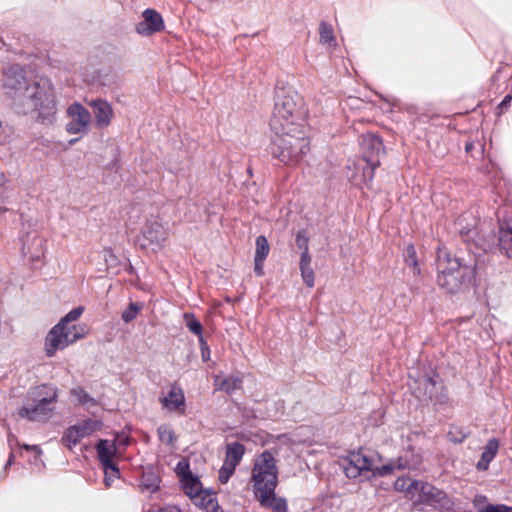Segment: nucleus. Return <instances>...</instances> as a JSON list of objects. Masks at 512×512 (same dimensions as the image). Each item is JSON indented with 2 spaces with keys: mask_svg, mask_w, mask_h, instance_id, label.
<instances>
[{
  "mask_svg": "<svg viewBox=\"0 0 512 512\" xmlns=\"http://www.w3.org/2000/svg\"><path fill=\"white\" fill-rule=\"evenodd\" d=\"M270 127L274 132L271 151L281 162L295 163L309 151L306 110L297 95L285 94L278 98Z\"/></svg>",
  "mask_w": 512,
  "mask_h": 512,
  "instance_id": "f257e3e1",
  "label": "nucleus"
},
{
  "mask_svg": "<svg viewBox=\"0 0 512 512\" xmlns=\"http://www.w3.org/2000/svg\"><path fill=\"white\" fill-rule=\"evenodd\" d=\"M2 83L18 113L30 115L43 124L54 122L57 101L48 79L28 78L20 66L11 65L3 72Z\"/></svg>",
  "mask_w": 512,
  "mask_h": 512,
  "instance_id": "f03ea898",
  "label": "nucleus"
},
{
  "mask_svg": "<svg viewBox=\"0 0 512 512\" xmlns=\"http://www.w3.org/2000/svg\"><path fill=\"white\" fill-rule=\"evenodd\" d=\"M83 312V306L73 308L48 332L45 338V352L47 356H54L58 350H63L88 335L89 327L87 324L74 323L81 317Z\"/></svg>",
  "mask_w": 512,
  "mask_h": 512,
  "instance_id": "7ed1b4c3",
  "label": "nucleus"
},
{
  "mask_svg": "<svg viewBox=\"0 0 512 512\" xmlns=\"http://www.w3.org/2000/svg\"><path fill=\"white\" fill-rule=\"evenodd\" d=\"M395 469L392 463L380 465V457L372 452L358 450L349 453L345 460L344 472L348 478L354 479L362 475L386 476Z\"/></svg>",
  "mask_w": 512,
  "mask_h": 512,
  "instance_id": "20e7f679",
  "label": "nucleus"
},
{
  "mask_svg": "<svg viewBox=\"0 0 512 512\" xmlns=\"http://www.w3.org/2000/svg\"><path fill=\"white\" fill-rule=\"evenodd\" d=\"M251 480L256 496L275 491L278 483V468L270 452L265 451L255 459Z\"/></svg>",
  "mask_w": 512,
  "mask_h": 512,
  "instance_id": "39448f33",
  "label": "nucleus"
},
{
  "mask_svg": "<svg viewBox=\"0 0 512 512\" xmlns=\"http://www.w3.org/2000/svg\"><path fill=\"white\" fill-rule=\"evenodd\" d=\"M169 237V228L159 217H150L144 222L137 238L139 246L157 252L164 247Z\"/></svg>",
  "mask_w": 512,
  "mask_h": 512,
  "instance_id": "423d86ee",
  "label": "nucleus"
},
{
  "mask_svg": "<svg viewBox=\"0 0 512 512\" xmlns=\"http://www.w3.org/2000/svg\"><path fill=\"white\" fill-rule=\"evenodd\" d=\"M22 253L30 260H39L45 252V241L40 235L37 222L33 219L21 223Z\"/></svg>",
  "mask_w": 512,
  "mask_h": 512,
  "instance_id": "0eeeda50",
  "label": "nucleus"
},
{
  "mask_svg": "<svg viewBox=\"0 0 512 512\" xmlns=\"http://www.w3.org/2000/svg\"><path fill=\"white\" fill-rule=\"evenodd\" d=\"M42 388H37L33 395L36 399L31 404H26L19 410V415L31 421H43L51 417L53 412L52 404L55 401V395L44 397Z\"/></svg>",
  "mask_w": 512,
  "mask_h": 512,
  "instance_id": "6e6552de",
  "label": "nucleus"
},
{
  "mask_svg": "<svg viewBox=\"0 0 512 512\" xmlns=\"http://www.w3.org/2000/svg\"><path fill=\"white\" fill-rule=\"evenodd\" d=\"M102 427L103 423L99 419L83 420L66 429L62 437V443L71 450L77 446L83 438L100 431Z\"/></svg>",
  "mask_w": 512,
  "mask_h": 512,
  "instance_id": "1a4fd4ad",
  "label": "nucleus"
},
{
  "mask_svg": "<svg viewBox=\"0 0 512 512\" xmlns=\"http://www.w3.org/2000/svg\"><path fill=\"white\" fill-rule=\"evenodd\" d=\"M244 454L245 447L242 444L232 442L226 445L225 459L218 472V480L220 483L226 484L228 482Z\"/></svg>",
  "mask_w": 512,
  "mask_h": 512,
  "instance_id": "9d476101",
  "label": "nucleus"
},
{
  "mask_svg": "<svg viewBox=\"0 0 512 512\" xmlns=\"http://www.w3.org/2000/svg\"><path fill=\"white\" fill-rule=\"evenodd\" d=\"M69 118L66 124V131L70 135H83L87 132L91 122L89 111L79 103L70 105L67 109Z\"/></svg>",
  "mask_w": 512,
  "mask_h": 512,
  "instance_id": "9b49d317",
  "label": "nucleus"
},
{
  "mask_svg": "<svg viewBox=\"0 0 512 512\" xmlns=\"http://www.w3.org/2000/svg\"><path fill=\"white\" fill-rule=\"evenodd\" d=\"M415 501L440 509H449L451 507V500L444 491L422 482Z\"/></svg>",
  "mask_w": 512,
  "mask_h": 512,
  "instance_id": "f8f14e48",
  "label": "nucleus"
},
{
  "mask_svg": "<svg viewBox=\"0 0 512 512\" xmlns=\"http://www.w3.org/2000/svg\"><path fill=\"white\" fill-rule=\"evenodd\" d=\"M98 458L103 465L106 482L109 484V474L118 475V468L113 460L117 454V446L114 441L100 440L96 446Z\"/></svg>",
  "mask_w": 512,
  "mask_h": 512,
  "instance_id": "ddd939ff",
  "label": "nucleus"
},
{
  "mask_svg": "<svg viewBox=\"0 0 512 512\" xmlns=\"http://www.w3.org/2000/svg\"><path fill=\"white\" fill-rule=\"evenodd\" d=\"M438 283L446 289L449 293H455L460 290L465 276L471 272L470 268H463V272L448 273V268L445 260H442L438 265Z\"/></svg>",
  "mask_w": 512,
  "mask_h": 512,
  "instance_id": "4468645a",
  "label": "nucleus"
},
{
  "mask_svg": "<svg viewBox=\"0 0 512 512\" xmlns=\"http://www.w3.org/2000/svg\"><path fill=\"white\" fill-rule=\"evenodd\" d=\"M164 29L162 16L154 9H146L142 20L136 25V32L142 36H151Z\"/></svg>",
  "mask_w": 512,
  "mask_h": 512,
  "instance_id": "2eb2a0df",
  "label": "nucleus"
},
{
  "mask_svg": "<svg viewBox=\"0 0 512 512\" xmlns=\"http://www.w3.org/2000/svg\"><path fill=\"white\" fill-rule=\"evenodd\" d=\"M160 401L168 411H184L185 396L183 390L178 386H171L167 393L162 394Z\"/></svg>",
  "mask_w": 512,
  "mask_h": 512,
  "instance_id": "dca6fc26",
  "label": "nucleus"
},
{
  "mask_svg": "<svg viewBox=\"0 0 512 512\" xmlns=\"http://www.w3.org/2000/svg\"><path fill=\"white\" fill-rule=\"evenodd\" d=\"M93 109L96 125L99 128H105L110 125L113 118V109L111 105L104 100H95L89 103Z\"/></svg>",
  "mask_w": 512,
  "mask_h": 512,
  "instance_id": "f3484780",
  "label": "nucleus"
},
{
  "mask_svg": "<svg viewBox=\"0 0 512 512\" xmlns=\"http://www.w3.org/2000/svg\"><path fill=\"white\" fill-rule=\"evenodd\" d=\"M192 503L204 512H223L218 504V500L210 489H204L190 499Z\"/></svg>",
  "mask_w": 512,
  "mask_h": 512,
  "instance_id": "a211bd4d",
  "label": "nucleus"
},
{
  "mask_svg": "<svg viewBox=\"0 0 512 512\" xmlns=\"http://www.w3.org/2000/svg\"><path fill=\"white\" fill-rule=\"evenodd\" d=\"M256 497L262 506L270 508L272 512H288L286 499L277 497L275 495V491L271 493H263Z\"/></svg>",
  "mask_w": 512,
  "mask_h": 512,
  "instance_id": "6ab92c4d",
  "label": "nucleus"
},
{
  "mask_svg": "<svg viewBox=\"0 0 512 512\" xmlns=\"http://www.w3.org/2000/svg\"><path fill=\"white\" fill-rule=\"evenodd\" d=\"M394 488L399 492H404L408 498L415 501L419 488H421V482L408 477H399L394 483Z\"/></svg>",
  "mask_w": 512,
  "mask_h": 512,
  "instance_id": "aec40b11",
  "label": "nucleus"
},
{
  "mask_svg": "<svg viewBox=\"0 0 512 512\" xmlns=\"http://www.w3.org/2000/svg\"><path fill=\"white\" fill-rule=\"evenodd\" d=\"M478 512H512V506L505 504H490L485 496L478 495L473 500Z\"/></svg>",
  "mask_w": 512,
  "mask_h": 512,
  "instance_id": "412c9836",
  "label": "nucleus"
},
{
  "mask_svg": "<svg viewBox=\"0 0 512 512\" xmlns=\"http://www.w3.org/2000/svg\"><path fill=\"white\" fill-rule=\"evenodd\" d=\"M214 383L217 389L232 393L241 388L242 380L238 376L217 375Z\"/></svg>",
  "mask_w": 512,
  "mask_h": 512,
  "instance_id": "4be33fe9",
  "label": "nucleus"
},
{
  "mask_svg": "<svg viewBox=\"0 0 512 512\" xmlns=\"http://www.w3.org/2000/svg\"><path fill=\"white\" fill-rule=\"evenodd\" d=\"M180 483L183 491L189 497V499H192L194 495H197L205 489L203 488V485L198 476L194 474L185 476V478H183Z\"/></svg>",
  "mask_w": 512,
  "mask_h": 512,
  "instance_id": "5701e85b",
  "label": "nucleus"
},
{
  "mask_svg": "<svg viewBox=\"0 0 512 512\" xmlns=\"http://www.w3.org/2000/svg\"><path fill=\"white\" fill-rule=\"evenodd\" d=\"M300 271L304 283L312 288L314 286V271L311 267V258L309 253L302 252L300 257Z\"/></svg>",
  "mask_w": 512,
  "mask_h": 512,
  "instance_id": "b1692460",
  "label": "nucleus"
},
{
  "mask_svg": "<svg viewBox=\"0 0 512 512\" xmlns=\"http://www.w3.org/2000/svg\"><path fill=\"white\" fill-rule=\"evenodd\" d=\"M499 448V443L495 439H491L484 448L482 452L481 459L477 463V468L479 470H486L492 459L497 454Z\"/></svg>",
  "mask_w": 512,
  "mask_h": 512,
  "instance_id": "393cba45",
  "label": "nucleus"
},
{
  "mask_svg": "<svg viewBox=\"0 0 512 512\" xmlns=\"http://www.w3.org/2000/svg\"><path fill=\"white\" fill-rule=\"evenodd\" d=\"M71 393L79 404L84 406L88 411L95 413L96 408H98V402L91 398L82 388H75Z\"/></svg>",
  "mask_w": 512,
  "mask_h": 512,
  "instance_id": "a878e982",
  "label": "nucleus"
},
{
  "mask_svg": "<svg viewBox=\"0 0 512 512\" xmlns=\"http://www.w3.org/2000/svg\"><path fill=\"white\" fill-rule=\"evenodd\" d=\"M442 260H445L446 262L448 273L463 272V268H469L468 266L462 265L457 258L452 257V255L445 250L439 251L437 265Z\"/></svg>",
  "mask_w": 512,
  "mask_h": 512,
  "instance_id": "bb28decb",
  "label": "nucleus"
},
{
  "mask_svg": "<svg viewBox=\"0 0 512 512\" xmlns=\"http://www.w3.org/2000/svg\"><path fill=\"white\" fill-rule=\"evenodd\" d=\"M320 42L327 47H335L336 39L334 36L333 28L327 23H321L319 27Z\"/></svg>",
  "mask_w": 512,
  "mask_h": 512,
  "instance_id": "cd10ccee",
  "label": "nucleus"
},
{
  "mask_svg": "<svg viewBox=\"0 0 512 512\" xmlns=\"http://www.w3.org/2000/svg\"><path fill=\"white\" fill-rule=\"evenodd\" d=\"M499 244L508 256H512V228H501Z\"/></svg>",
  "mask_w": 512,
  "mask_h": 512,
  "instance_id": "c85d7f7f",
  "label": "nucleus"
},
{
  "mask_svg": "<svg viewBox=\"0 0 512 512\" xmlns=\"http://www.w3.org/2000/svg\"><path fill=\"white\" fill-rule=\"evenodd\" d=\"M160 486V478L151 472H147L142 477L141 487L143 490H147L149 492H155L159 489Z\"/></svg>",
  "mask_w": 512,
  "mask_h": 512,
  "instance_id": "c756f323",
  "label": "nucleus"
},
{
  "mask_svg": "<svg viewBox=\"0 0 512 512\" xmlns=\"http://www.w3.org/2000/svg\"><path fill=\"white\" fill-rule=\"evenodd\" d=\"M158 437L161 443L166 445H174L176 436L173 429L169 425H161L158 428Z\"/></svg>",
  "mask_w": 512,
  "mask_h": 512,
  "instance_id": "7c9ffc66",
  "label": "nucleus"
},
{
  "mask_svg": "<svg viewBox=\"0 0 512 512\" xmlns=\"http://www.w3.org/2000/svg\"><path fill=\"white\" fill-rule=\"evenodd\" d=\"M270 247L265 236H258L256 239L255 259L264 260L269 253Z\"/></svg>",
  "mask_w": 512,
  "mask_h": 512,
  "instance_id": "2f4dec72",
  "label": "nucleus"
},
{
  "mask_svg": "<svg viewBox=\"0 0 512 512\" xmlns=\"http://www.w3.org/2000/svg\"><path fill=\"white\" fill-rule=\"evenodd\" d=\"M184 323L186 327L195 335H197L199 338L203 337L202 332L203 328L201 323L195 318V316L191 313H185L184 314Z\"/></svg>",
  "mask_w": 512,
  "mask_h": 512,
  "instance_id": "473e14b6",
  "label": "nucleus"
},
{
  "mask_svg": "<svg viewBox=\"0 0 512 512\" xmlns=\"http://www.w3.org/2000/svg\"><path fill=\"white\" fill-rule=\"evenodd\" d=\"M143 305L131 302L129 306L122 312L121 318L125 323L133 321L138 313L142 310Z\"/></svg>",
  "mask_w": 512,
  "mask_h": 512,
  "instance_id": "72a5a7b5",
  "label": "nucleus"
},
{
  "mask_svg": "<svg viewBox=\"0 0 512 512\" xmlns=\"http://www.w3.org/2000/svg\"><path fill=\"white\" fill-rule=\"evenodd\" d=\"M10 196V190L7 186V179L3 173H0V202H4ZM7 209L0 206V216L3 215Z\"/></svg>",
  "mask_w": 512,
  "mask_h": 512,
  "instance_id": "f704fd0d",
  "label": "nucleus"
},
{
  "mask_svg": "<svg viewBox=\"0 0 512 512\" xmlns=\"http://www.w3.org/2000/svg\"><path fill=\"white\" fill-rule=\"evenodd\" d=\"M365 141L369 142V145L371 146L372 150L379 155L383 150V144L381 139L378 136L375 135H368L367 139ZM364 145H366V142H364Z\"/></svg>",
  "mask_w": 512,
  "mask_h": 512,
  "instance_id": "c9c22d12",
  "label": "nucleus"
},
{
  "mask_svg": "<svg viewBox=\"0 0 512 512\" xmlns=\"http://www.w3.org/2000/svg\"><path fill=\"white\" fill-rule=\"evenodd\" d=\"M175 472L179 477L180 481L185 478L187 475H192L193 473L189 469V464L185 460H181L178 462L175 468Z\"/></svg>",
  "mask_w": 512,
  "mask_h": 512,
  "instance_id": "e433bc0d",
  "label": "nucleus"
},
{
  "mask_svg": "<svg viewBox=\"0 0 512 512\" xmlns=\"http://www.w3.org/2000/svg\"><path fill=\"white\" fill-rule=\"evenodd\" d=\"M390 440L398 446H403V428H396L390 432Z\"/></svg>",
  "mask_w": 512,
  "mask_h": 512,
  "instance_id": "4c0bfd02",
  "label": "nucleus"
},
{
  "mask_svg": "<svg viewBox=\"0 0 512 512\" xmlns=\"http://www.w3.org/2000/svg\"><path fill=\"white\" fill-rule=\"evenodd\" d=\"M406 252H407L406 263L409 266H412L413 268H417L416 251H415L414 247L408 246Z\"/></svg>",
  "mask_w": 512,
  "mask_h": 512,
  "instance_id": "58836bf2",
  "label": "nucleus"
},
{
  "mask_svg": "<svg viewBox=\"0 0 512 512\" xmlns=\"http://www.w3.org/2000/svg\"><path fill=\"white\" fill-rule=\"evenodd\" d=\"M200 349H201V356L203 361H208L210 359V349L208 347L207 342L203 337H200L199 339Z\"/></svg>",
  "mask_w": 512,
  "mask_h": 512,
  "instance_id": "ea45409f",
  "label": "nucleus"
},
{
  "mask_svg": "<svg viewBox=\"0 0 512 512\" xmlns=\"http://www.w3.org/2000/svg\"><path fill=\"white\" fill-rule=\"evenodd\" d=\"M296 243L300 249H302V252L308 253V238L303 235L302 233H298L296 237Z\"/></svg>",
  "mask_w": 512,
  "mask_h": 512,
  "instance_id": "a19ab883",
  "label": "nucleus"
},
{
  "mask_svg": "<svg viewBox=\"0 0 512 512\" xmlns=\"http://www.w3.org/2000/svg\"><path fill=\"white\" fill-rule=\"evenodd\" d=\"M149 512H181L180 508L175 505H166L163 507H157Z\"/></svg>",
  "mask_w": 512,
  "mask_h": 512,
  "instance_id": "79ce46f5",
  "label": "nucleus"
},
{
  "mask_svg": "<svg viewBox=\"0 0 512 512\" xmlns=\"http://www.w3.org/2000/svg\"><path fill=\"white\" fill-rule=\"evenodd\" d=\"M264 260L254 259V271L258 276L263 275Z\"/></svg>",
  "mask_w": 512,
  "mask_h": 512,
  "instance_id": "37998d69",
  "label": "nucleus"
},
{
  "mask_svg": "<svg viewBox=\"0 0 512 512\" xmlns=\"http://www.w3.org/2000/svg\"><path fill=\"white\" fill-rule=\"evenodd\" d=\"M114 442L116 443V446L119 445H127L128 443V437L127 436H122V435H118L116 437V439L114 440Z\"/></svg>",
  "mask_w": 512,
  "mask_h": 512,
  "instance_id": "c03bdc74",
  "label": "nucleus"
},
{
  "mask_svg": "<svg viewBox=\"0 0 512 512\" xmlns=\"http://www.w3.org/2000/svg\"><path fill=\"white\" fill-rule=\"evenodd\" d=\"M24 448L27 449V450H32L35 453L36 457H40V455L42 453L41 449L38 446L24 445Z\"/></svg>",
  "mask_w": 512,
  "mask_h": 512,
  "instance_id": "a18cd8bd",
  "label": "nucleus"
},
{
  "mask_svg": "<svg viewBox=\"0 0 512 512\" xmlns=\"http://www.w3.org/2000/svg\"><path fill=\"white\" fill-rule=\"evenodd\" d=\"M118 477H119V474L117 476H114L113 474H109V484L107 482H105L106 486L109 487L112 484L113 480L117 479ZM104 481H106V478L104 479Z\"/></svg>",
  "mask_w": 512,
  "mask_h": 512,
  "instance_id": "49530a36",
  "label": "nucleus"
},
{
  "mask_svg": "<svg viewBox=\"0 0 512 512\" xmlns=\"http://www.w3.org/2000/svg\"><path fill=\"white\" fill-rule=\"evenodd\" d=\"M510 100H511V96H510V95H507V96L503 99V101L501 102L500 106H501V107H502V106H506V105L509 103V101H510Z\"/></svg>",
  "mask_w": 512,
  "mask_h": 512,
  "instance_id": "de8ad7c7",
  "label": "nucleus"
},
{
  "mask_svg": "<svg viewBox=\"0 0 512 512\" xmlns=\"http://www.w3.org/2000/svg\"><path fill=\"white\" fill-rule=\"evenodd\" d=\"M470 149H471V145H470V144H467V145H466V150L468 151V150H470Z\"/></svg>",
  "mask_w": 512,
  "mask_h": 512,
  "instance_id": "09e8293b",
  "label": "nucleus"
}]
</instances>
